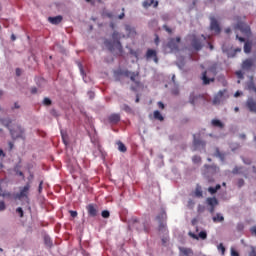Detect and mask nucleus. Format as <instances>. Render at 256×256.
Here are the masks:
<instances>
[{"label": "nucleus", "mask_w": 256, "mask_h": 256, "mask_svg": "<svg viewBox=\"0 0 256 256\" xmlns=\"http://www.w3.org/2000/svg\"><path fill=\"white\" fill-rule=\"evenodd\" d=\"M121 77L129 78L135 85V87L141 86L140 72H130L128 69H117L114 71V78L117 81L121 80Z\"/></svg>", "instance_id": "obj_2"}, {"label": "nucleus", "mask_w": 256, "mask_h": 256, "mask_svg": "<svg viewBox=\"0 0 256 256\" xmlns=\"http://www.w3.org/2000/svg\"><path fill=\"white\" fill-rule=\"evenodd\" d=\"M222 186L220 184H217L215 187H209L208 192L212 195L216 194L218 190H220Z\"/></svg>", "instance_id": "obj_24"}, {"label": "nucleus", "mask_w": 256, "mask_h": 256, "mask_svg": "<svg viewBox=\"0 0 256 256\" xmlns=\"http://www.w3.org/2000/svg\"><path fill=\"white\" fill-rule=\"evenodd\" d=\"M42 189H43V181H41V182L39 183L38 192L41 193V192H42Z\"/></svg>", "instance_id": "obj_52"}, {"label": "nucleus", "mask_w": 256, "mask_h": 256, "mask_svg": "<svg viewBox=\"0 0 256 256\" xmlns=\"http://www.w3.org/2000/svg\"><path fill=\"white\" fill-rule=\"evenodd\" d=\"M193 145H194V147L197 148L199 146H205L206 143L204 141L200 140V139L194 138Z\"/></svg>", "instance_id": "obj_29"}, {"label": "nucleus", "mask_w": 256, "mask_h": 256, "mask_svg": "<svg viewBox=\"0 0 256 256\" xmlns=\"http://www.w3.org/2000/svg\"><path fill=\"white\" fill-rule=\"evenodd\" d=\"M124 11H125V8H122V12H121V14H119L118 19L122 20V19L125 18V12Z\"/></svg>", "instance_id": "obj_45"}, {"label": "nucleus", "mask_w": 256, "mask_h": 256, "mask_svg": "<svg viewBox=\"0 0 256 256\" xmlns=\"http://www.w3.org/2000/svg\"><path fill=\"white\" fill-rule=\"evenodd\" d=\"M6 209V205H5V202L3 201H0V211H3Z\"/></svg>", "instance_id": "obj_48"}, {"label": "nucleus", "mask_w": 256, "mask_h": 256, "mask_svg": "<svg viewBox=\"0 0 256 256\" xmlns=\"http://www.w3.org/2000/svg\"><path fill=\"white\" fill-rule=\"evenodd\" d=\"M244 228H245V226L243 225V223L237 224V230L238 231H243Z\"/></svg>", "instance_id": "obj_47"}, {"label": "nucleus", "mask_w": 256, "mask_h": 256, "mask_svg": "<svg viewBox=\"0 0 256 256\" xmlns=\"http://www.w3.org/2000/svg\"><path fill=\"white\" fill-rule=\"evenodd\" d=\"M146 59H152L154 60L155 63H159V58L157 56V51L148 49L146 52Z\"/></svg>", "instance_id": "obj_14"}, {"label": "nucleus", "mask_w": 256, "mask_h": 256, "mask_svg": "<svg viewBox=\"0 0 256 256\" xmlns=\"http://www.w3.org/2000/svg\"><path fill=\"white\" fill-rule=\"evenodd\" d=\"M44 242L47 246L51 247L53 245L52 240L50 237H45Z\"/></svg>", "instance_id": "obj_36"}, {"label": "nucleus", "mask_w": 256, "mask_h": 256, "mask_svg": "<svg viewBox=\"0 0 256 256\" xmlns=\"http://www.w3.org/2000/svg\"><path fill=\"white\" fill-rule=\"evenodd\" d=\"M42 103L45 106H51L52 105V100L49 99V98H44Z\"/></svg>", "instance_id": "obj_35"}, {"label": "nucleus", "mask_w": 256, "mask_h": 256, "mask_svg": "<svg viewBox=\"0 0 256 256\" xmlns=\"http://www.w3.org/2000/svg\"><path fill=\"white\" fill-rule=\"evenodd\" d=\"M236 75H237V77H238L239 79H243V72L237 71V72H236Z\"/></svg>", "instance_id": "obj_51"}, {"label": "nucleus", "mask_w": 256, "mask_h": 256, "mask_svg": "<svg viewBox=\"0 0 256 256\" xmlns=\"http://www.w3.org/2000/svg\"><path fill=\"white\" fill-rule=\"evenodd\" d=\"M153 117H154V119H156V120L164 121V117H163V115L161 114L160 111H154Z\"/></svg>", "instance_id": "obj_28"}, {"label": "nucleus", "mask_w": 256, "mask_h": 256, "mask_svg": "<svg viewBox=\"0 0 256 256\" xmlns=\"http://www.w3.org/2000/svg\"><path fill=\"white\" fill-rule=\"evenodd\" d=\"M225 220V217L222 216L220 213L216 214V216L213 217V222H223Z\"/></svg>", "instance_id": "obj_30"}, {"label": "nucleus", "mask_w": 256, "mask_h": 256, "mask_svg": "<svg viewBox=\"0 0 256 256\" xmlns=\"http://www.w3.org/2000/svg\"><path fill=\"white\" fill-rule=\"evenodd\" d=\"M232 172H233L234 174L239 173V168H238V167H235Z\"/></svg>", "instance_id": "obj_61"}, {"label": "nucleus", "mask_w": 256, "mask_h": 256, "mask_svg": "<svg viewBox=\"0 0 256 256\" xmlns=\"http://www.w3.org/2000/svg\"><path fill=\"white\" fill-rule=\"evenodd\" d=\"M206 203L209 206V212L213 214L215 212L216 206L219 205V200L215 197H208Z\"/></svg>", "instance_id": "obj_9"}, {"label": "nucleus", "mask_w": 256, "mask_h": 256, "mask_svg": "<svg viewBox=\"0 0 256 256\" xmlns=\"http://www.w3.org/2000/svg\"><path fill=\"white\" fill-rule=\"evenodd\" d=\"M9 150H12L14 148L13 142H8Z\"/></svg>", "instance_id": "obj_60"}, {"label": "nucleus", "mask_w": 256, "mask_h": 256, "mask_svg": "<svg viewBox=\"0 0 256 256\" xmlns=\"http://www.w3.org/2000/svg\"><path fill=\"white\" fill-rule=\"evenodd\" d=\"M117 145H118V150H119L120 152H123V153L127 152V147L125 146L124 143H122L121 141H119V142L117 143Z\"/></svg>", "instance_id": "obj_31"}, {"label": "nucleus", "mask_w": 256, "mask_h": 256, "mask_svg": "<svg viewBox=\"0 0 256 256\" xmlns=\"http://www.w3.org/2000/svg\"><path fill=\"white\" fill-rule=\"evenodd\" d=\"M63 21L62 16H56V17H49L48 22L51 23L52 25H58Z\"/></svg>", "instance_id": "obj_20"}, {"label": "nucleus", "mask_w": 256, "mask_h": 256, "mask_svg": "<svg viewBox=\"0 0 256 256\" xmlns=\"http://www.w3.org/2000/svg\"><path fill=\"white\" fill-rule=\"evenodd\" d=\"M88 96H89L90 99H94L95 98V93L90 91V92H88Z\"/></svg>", "instance_id": "obj_53"}, {"label": "nucleus", "mask_w": 256, "mask_h": 256, "mask_svg": "<svg viewBox=\"0 0 256 256\" xmlns=\"http://www.w3.org/2000/svg\"><path fill=\"white\" fill-rule=\"evenodd\" d=\"M29 190H30V185L27 184L26 186L23 187V189L20 191V193L16 195V198L18 200H22L23 198H25L26 201L28 202L29 201V198H28Z\"/></svg>", "instance_id": "obj_11"}, {"label": "nucleus", "mask_w": 256, "mask_h": 256, "mask_svg": "<svg viewBox=\"0 0 256 256\" xmlns=\"http://www.w3.org/2000/svg\"><path fill=\"white\" fill-rule=\"evenodd\" d=\"M126 32H129V35L134 34L135 30H133L130 26L125 27Z\"/></svg>", "instance_id": "obj_40"}, {"label": "nucleus", "mask_w": 256, "mask_h": 256, "mask_svg": "<svg viewBox=\"0 0 256 256\" xmlns=\"http://www.w3.org/2000/svg\"><path fill=\"white\" fill-rule=\"evenodd\" d=\"M112 39H113V42L109 40L104 41L105 47L111 52L117 50L119 53H123V46L120 42L121 35L115 31L112 34Z\"/></svg>", "instance_id": "obj_3"}, {"label": "nucleus", "mask_w": 256, "mask_h": 256, "mask_svg": "<svg viewBox=\"0 0 256 256\" xmlns=\"http://www.w3.org/2000/svg\"><path fill=\"white\" fill-rule=\"evenodd\" d=\"M38 92V89L36 87L31 88V94H36Z\"/></svg>", "instance_id": "obj_59"}, {"label": "nucleus", "mask_w": 256, "mask_h": 256, "mask_svg": "<svg viewBox=\"0 0 256 256\" xmlns=\"http://www.w3.org/2000/svg\"><path fill=\"white\" fill-rule=\"evenodd\" d=\"M15 73H16V76H21L22 70L18 68L15 70Z\"/></svg>", "instance_id": "obj_56"}, {"label": "nucleus", "mask_w": 256, "mask_h": 256, "mask_svg": "<svg viewBox=\"0 0 256 256\" xmlns=\"http://www.w3.org/2000/svg\"><path fill=\"white\" fill-rule=\"evenodd\" d=\"M197 98H198L197 96H195L194 94H191L189 97L190 104L195 105Z\"/></svg>", "instance_id": "obj_34"}, {"label": "nucleus", "mask_w": 256, "mask_h": 256, "mask_svg": "<svg viewBox=\"0 0 256 256\" xmlns=\"http://www.w3.org/2000/svg\"><path fill=\"white\" fill-rule=\"evenodd\" d=\"M101 216L103 218H109L110 217V212L108 210H104L101 212Z\"/></svg>", "instance_id": "obj_37"}, {"label": "nucleus", "mask_w": 256, "mask_h": 256, "mask_svg": "<svg viewBox=\"0 0 256 256\" xmlns=\"http://www.w3.org/2000/svg\"><path fill=\"white\" fill-rule=\"evenodd\" d=\"M235 31H236V39L242 43L245 42V38L239 37L238 31H240L246 37L251 36V28L243 22H240L235 26Z\"/></svg>", "instance_id": "obj_4"}, {"label": "nucleus", "mask_w": 256, "mask_h": 256, "mask_svg": "<svg viewBox=\"0 0 256 256\" xmlns=\"http://www.w3.org/2000/svg\"><path fill=\"white\" fill-rule=\"evenodd\" d=\"M201 79H202L204 85H209L212 82H215V78H208L206 71L203 72Z\"/></svg>", "instance_id": "obj_19"}, {"label": "nucleus", "mask_w": 256, "mask_h": 256, "mask_svg": "<svg viewBox=\"0 0 256 256\" xmlns=\"http://www.w3.org/2000/svg\"><path fill=\"white\" fill-rule=\"evenodd\" d=\"M217 249L221 251V254H222V255H225V253H226V247L224 246L223 243H220V244L218 245Z\"/></svg>", "instance_id": "obj_33"}, {"label": "nucleus", "mask_w": 256, "mask_h": 256, "mask_svg": "<svg viewBox=\"0 0 256 256\" xmlns=\"http://www.w3.org/2000/svg\"><path fill=\"white\" fill-rule=\"evenodd\" d=\"M128 227L129 228H135L136 230L140 231L143 228L141 227V223L139 221V219L137 217H132L129 221H128Z\"/></svg>", "instance_id": "obj_12"}, {"label": "nucleus", "mask_w": 256, "mask_h": 256, "mask_svg": "<svg viewBox=\"0 0 256 256\" xmlns=\"http://www.w3.org/2000/svg\"><path fill=\"white\" fill-rule=\"evenodd\" d=\"M156 219L159 222H164L165 220H167V213L165 211L160 212Z\"/></svg>", "instance_id": "obj_26"}, {"label": "nucleus", "mask_w": 256, "mask_h": 256, "mask_svg": "<svg viewBox=\"0 0 256 256\" xmlns=\"http://www.w3.org/2000/svg\"><path fill=\"white\" fill-rule=\"evenodd\" d=\"M16 212L19 214L20 218L24 217V211H23V209L21 207H18L16 209Z\"/></svg>", "instance_id": "obj_39"}, {"label": "nucleus", "mask_w": 256, "mask_h": 256, "mask_svg": "<svg viewBox=\"0 0 256 256\" xmlns=\"http://www.w3.org/2000/svg\"><path fill=\"white\" fill-rule=\"evenodd\" d=\"M181 256H194V251L191 248H182Z\"/></svg>", "instance_id": "obj_22"}, {"label": "nucleus", "mask_w": 256, "mask_h": 256, "mask_svg": "<svg viewBox=\"0 0 256 256\" xmlns=\"http://www.w3.org/2000/svg\"><path fill=\"white\" fill-rule=\"evenodd\" d=\"M167 243H168V238H162V244L166 246Z\"/></svg>", "instance_id": "obj_58"}, {"label": "nucleus", "mask_w": 256, "mask_h": 256, "mask_svg": "<svg viewBox=\"0 0 256 256\" xmlns=\"http://www.w3.org/2000/svg\"><path fill=\"white\" fill-rule=\"evenodd\" d=\"M192 162L195 164H200L202 162L201 156L195 155L194 157H192Z\"/></svg>", "instance_id": "obj_32"}, {"label": "nucleus", "mask_w": 256, "mask_h": 256, "mask_svg": "<svg viewBox=\"0 0 256 256\" xmlns=\"http://www.w3.org/2000/svg\"><path fill=\"white\" fill-rule=\"evenodd\" d=\"M220 171V168L217 165H204L203 175L208 178V182H214L215 180L210 178Z\"/></svg>", "instance_id": "obj_6"}, {"label": "nucleus", "mask_w": 256, "mask_h": 256, "mask_svg": "<svg viewBox=\"0 0 256 256\" xmlns=\"http://www.w3.org/2000/svg\"><path fill=\"white\" fill-rule=\"evenodd\" d=\"M250 232L252 235H255L256 236V225L253 226L251 229H250Z\"/></svg>", "instance_id": "obj_49"}, {"label": "nucleus", "mask_w": 256, "mask_h": 256, "mask_svg": "<svg viewBox=\"0 0 256 256\" xmlns=\"http://www.w3.org/2000/svg\"><path fill=\"white\" fill-rule=\"evenodd\" d=\"M159 42H160L159 37H156V38H155V44H156V45H159Z\"/></svg>", "instance_id": "obj_64"}, {"label": "nucleus", "mask_w": 256, "mask_h": 256, "mask_svg": "<svg viewBox=\"0 0 256 256\" xmlns=\"http://www.w3.org/2000/svg\"><path fill=\"white\" fill-rule=\"evenodd\" d=\"M181 43V38L177 37L175 38H170L168 40V43L166 45V48H168L170 50V52H177L179 51V45Z\"/></svg>", "instance_id": "obj_7"}, {"label": "nucleus", "mask_w": 256, "mask_h": 256, "mask_svg": "<svg viewBox=\"0 0 256 256\" xmlns=\"http://www.w3.org/2000/svg\"><path fill=\"white\" fill-rule=\"evenodd\" d=\"M253 67H255V62L253 61V59H246L242 63V69L245 71H249Z\"/></svg>", "instance_id": "obj_15"}, {"label": "nucleus", "mask_w": 256, "mask_h": 256, "mask_svg": "<svg viewBox=\"0 0 256 256\" xmlns=\"http://www.w3.org/2000/svg\"><path fill=\"white\" fill-rule=\"evenodd\" d=\"M253 48V43H251V42H246L245 44H244V52L246 53V54H249V53H251V49Z\"/></svg>", "instance_id": "obj_25"}, {"label": "nucleus", "mask_w": 256, "mask_h": 256, "mask_svg": "<svg viewBox=\"0 0 256 256\" xmlns=\"http://www.w3.org/2000/svg\"><path fill=\"white\" fill-rule=\"evenodd\" d=\"M108 121L111 124H117L121 121V116L120 114H112L108 117Z\"/></svg>", "instance_id": "obj_17"}, {"label": "nucleus", "mask_w": 256, "mask_h": 256, "mask_svg": "<svg viewBox=\"0 0 256 256\" xmlns=\"http://www.w3.org/2000/svg\"><path fill=\"white\" fill-rule=\"evenodd\" d=\"M205 41L206 37L204 35H202L201 38L196 35H192L190 40L192 48L196 51H201L203 49Z\"/></svg>", "instance_id": "obj_5"}, {"label": "nucleus", "mask_w": 256, "mask_h": 256, "mask_svg": "<svg viewBox=\"0 0 256 256\" xmlns=\"http://www.w3.org/2000/svg\"><path fill=\"white\" fill-rule=\"evenodd\" d=\"M163 29H164L168 34H172V33H173L172 29L169 28L167 25H164V26H163Z\"/></svg>", "instance_id": "obj_43"}, {"label": "nucleus", "mask_w": 256, "mask_h": 256, "mask_svg": "<svg viewBox=\"0 0 256 256\" xmlns=\"http://www.w3.org/2000/svg\"><path fill=\"white\" fill-rule=\"evenodd\" d=\"M210 21V30L214 31L216 34H220L222 30L217 19L215 17H211Z\"/></svg>", "instance_id": "obj_10"}, {"label": "nucleus", "mask_w": 256, "mask_h": 256, "mask_svg": "<svg viewBox=\"0 0 256 256\" xmlns=\"http://www.w3.org/2000/svg\"><path fill=\"white\" fill-rule=\"evenodd\" d=\"M237 185H238L239 188L243 187V185H245V180L239 179L238 182H237Z\"/></svg>", "instance_id": "obj_41"}, {"label": "nucleus", "mask_w": 256, "mask_h": 256, "mask_svg": "<svg viewBox=\"0 0 256 256\" xmlns=\"http://www.w3.org/2000/svg\"><path fill=\"white\" fill-rule=\"evenodd\" d=\"M215 156L220 158L222 161H224L226 158V154L221 152L219 148L215 149Z\"/></svg>", "instance_id": "obj_27"}, {"label": "nucleus", "mask_w": 256, "mask_h": 256, "mask_svg": "<svg viewBox=\"0 0 256 256\" xmlns=\"http://www.w3.org/2000/svg\"><path fill=\"white\" fill-rule=\"evenodd\" d=\"M0 157H6V153L3 151V149H0Z\"/></svg>", "instance_id": "obj_57"}, {"label": "nucleus", "mask_w": 256, "mask_h": 256, "mask_svg": "<svg viewBox=\"0 0 256 256\" xmlns=\"http://www.w3.org/2000/svg\"><path fill=\"white\" fill-rule=\"evenodd\" d=\"M189 236H190L191 238H194V239H197V240H199V238H201L202 240H205V239H207L208 234H207L206 231H201V232L199 233V235H196V234L193 233V232H189Z\"/></svg>", "instance_id": "obj_16"}, {"label": "nucleus", "mask_w": 256, "mask_h": 256, "mask_svg": "<svg viewBox=\"0 0 256 256\" xmlns=\"http://www.w3.org/2000/svg\"><path fill=\"white\" fill-rule=\"evenodd\" d=\"M62 141L65 145H68L67 135H65L63 132H61Z\"/></svg>", "instance_id": "obj_38"}, {"label": "nucleus", "mask_w": 256, "mask_h": 256, "mask_svg": "<svg viewBox=\"0 0 256 256\" xmlns=\"http://www.w3.org/2000/svg\"><path fill=\"white\" fill-rule=\"evenodd\" d=\"M157 105H158V107H159L160 109H165L164 103L158 102Z\"/></svg>", "instance_id": "obj_55"}, {"label": "nucleus", "mask_w": 256, "mask_h": 256, "mask_svg": "<svg viewBox=\"0 0 256 256\" xmlns=\"http://www.w3.org/2000/svg\"><path fill=\"white\" fill-rule=\"evenodd\" d=\"M0 123L8 128L10 136L13 140L22 139L25 140V129L20 125L11 128L12 120L10 118L0 119Z\"/></svg>", "instance_id": "obj_1"}, {"label": "nucleus", "mask_w": 256, "mask_h": 256, "mask_svg": "<svg viewBox=\"0 0 256 256\" xmlns=\"http://www.w3.org/2000/svg\"><path fill=\"white\" fill-rule=\"evenodd\" d=\"M106 16H107L109 19H113V18H114V14H112V12H107V13H106Z\"/></svg>", "instance_id": "obj_54"}, {"label": "nucleus", "mask_w": 256, "mask_h": 256, "mask_svg": "<svg viewBox=\"0 0 256 256\" xmlns=\"http://www.w3.org/2000/svg\"><path fill=\"white\" fill-rule=\"evenodd\" d=\"M194 194L197 198H202L203 197V190L200 185H197L194 191Z\"/></svg>", "instance_id": "obj_23"}, {"label": "nucleus", "mask_w": 256, "mask_h": 256, "mask_svg": "<svg viewBox=\"0 0 256 256\" xmlns=\"http://www.w3.org/2000/svg\"><path fill=\"white\" fill-rule=\"evenodd\" d=\"M69 214H70V216H71L72 218H75V217L78 216V212H77V211H73V210H70V211H69Z\"/></svg>", "instance_id": "obj_42"}, {"label": "nucleus", "mask_w": 256, "mask_h": 256, "mask_svg": "<svg viewBox=\"0 0 256 256\" xmlns=\"http://www.w3.org/2000/svg\"><path fill=\"white\" fill-rule=\"evenodd\" d=\"M227 93V89L220 90L213 98V105H221V103L226 99L225 94Z\"/></svg>", "instance_id": "obj_8"}, {"label": "nucleus", "mask_w": 256, "mask_h": 256, "mask_svg": "<svg viewBox=\"0 0 256 256\" xmlns=\"http://www.w3.org/2000/svg\"><path fill=\"white\" fill-rule=\"evenodd\" d=\"M163 229H166V224H164L163 221L159 222V231H162Z\"/></svg>", "instance_id": "obj_44"}, {"label": "nucleus", "mask_w": 256, "mask_h": 256, "mask_svg": "<svg viewBox=\"0 0 256 256\" xmlns=\"http://www.w3.org/2000/svg\"><path fill=\"white\" fill-rule=\"evenodd\" d=\"M154 4V8H157L159 5V2H155V0H145L143 2V7L148 9L149 7H151Z\"/></svg>", "instance_id": "obj_21"}, {"label": "nucleus", "mask_w": 256, "mask_h": 256, "mask_svg": "<svg viewBox=\"0 0 256 256\" xmlns=\"http://www.w3.org/2000/svg\"><path fill=\"white\" fill-rule=\"evenodd\" d=\"M241 94H242L241 92L237 91V92L234 94V97H235V98H238L239 96H241Z\"/></svg>", "instance_id": "obj_63"}, {"label": "nucleus", "mask_w": 256, "mask_h": 256, "mask_svg": "<svg viewBox=\"0 0 256 256\" xmlns=\"http://www.w3.org/2000/svg\"><path fill=\"white\" fill-rule=\"evenodd\" d=\"M231 256H239V252L234 249H231Z\"/></svg>", "instance_id": "obj_50"}, {"label": "nucleus", "mask_w": 256, "mask_h": 256, "mask_svg": "<svg viewBox=\"0 0 256 256\" xmlns=\"http://www.w3.org/2000/svg\"><path fill=\"white\" fill-rule=\"evenodd\" d=\"M211 126L214 128H219V129L225 128V124L221 120H218V119H213L211 121Z\"/></svg>", "instance_id": "obj_18"}, {"label": "nucleus", "mask_w": 256, "mask_h": 256, "mask_svg": "<svg viewBox=\"0 0 256 256\" xmlns=\"http://www.w3.org/2000/svg\"><path fill=\"white\" fill-rule=\"evenodd\" d=\"M197 211H198L199 213H203V212L205 211V207L202 206V205H198Z\"/></svg>", "instance_id": "obj_46"}, {"label": "nucleus", "mask_w": 256, "mask_h": 256, "mask_svg": "<svg viewBox=\"0 0 256 256\" xmlns=\"http://www.w3.org/2000/svg\"><path fill=\"white\" fill-rule=\"evenodd\" d=\"M172 93H173L174 95H179V89L172 90Z\"/></svg>", "instance_id": "obj_62"}, {"label": "nucleus", "mask_w": 256, "mask_h": 256, "mask_svg": "<svg viewBox=\"0 0 256 256\" xmlns=\"http://www.w3.org/2000/svg\"><path fill=\"white\" fill-rule=\"evenodd\" d=\"M86 210L89 216L96 217L98 215V206L95 204H89L86 206Z\"/></svg>", "instance_id": "obj_13"}]
</instances>
